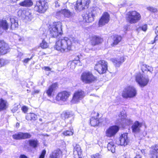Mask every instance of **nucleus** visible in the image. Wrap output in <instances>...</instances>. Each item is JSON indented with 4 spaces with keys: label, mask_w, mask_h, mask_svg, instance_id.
Here are the masks:
<instances>
[{
    "label": "nucleus",
    "mask_w": 158,
    "mask_h": 158,
    "mask_svg": "<svg viewBox=\"0 0 158 158\" xmlns=\"http://www.w3.org/2000/svg\"><path fill=\"white\" fill-rule=\"evenodd\" d=\"M110 20V15L107 12H104L98 22V25L101 27L108 23Z\"/></svg>",
    "instance_id": "obj_16"
},
{
    "label": "nucleus",
    "mask_w": 158,
    "mask_h": 158,
    "mask_svg": "<svg viewBox=\"0 0 158 158\" xmlns=\"http://www.w3.org/2000/svg\"><path fill=\"white\" fill-rule=\"evenodd\" d=\"M155 32L156 35H158V27L156 28Z\"/></svg>",
    "instance_id": "obj_56"
},
{
    "label": "nucleus",
    "mask_w": 158,
    "mask_h": 158,
    "mask_svg": "<svg viewBox=\"0 0 158 158\" xmlns=\"http://www.w3.org/2000/svg\"><path fill=\"white\" fill-rule=\"evenodd\" d=\"M28 142L30 146L34 148H37L39 144L38 141L36 139L29 140Z\"/></svg>",
    "instance_id": "obj_34"
},
{
    "label": "nucleus",
    "mask_w": 158,
    "mask_h": 158,
    "mask_svg": "<svg viewBox=\"0 0 158 158\" xmlns=\"http://www.w3.org/2000/svg\"><path fill=\"white\" fill-rule=\"evenodd\" d=\"M13 138L15 139L19 140L22 139V132H19L12 135Z\"/></svg>",
    "instance_id": "obj_38"
},
{
    "label": "nucleus",
    "mask_w": 158,
    "mask_h": 158,
    "mask_svg": "<svg viewBox=\"0 0 158 158\" xmlns=\"http://www.w3.org/2000/svg\"><path fill=\"white\" fill-rule=\"evenodd\" d=\"M135 80L136 82L141 87H144L148 84L149 79L147 75L139 73L135 76Z\"/></svg>",
    "instance_id": "obj_4"
},
{
    "label": "nucleus",
    "mask_w": 158,
    "mask_h": 158,
    "mask_svg": "<svg viewBox=\"0 0 158 158\" xmlns=\"http://www.w3.org/2000/svg\"><path fill=\"white\" fill-rule=\"evenodd\" d=\"M46 153V151L45 150H43L39 158H44Z\"/></svg>",
    "instance_id": "obj_46"
},
{
    "label": "nucleus",
    "mask_w": 158,
    "mask_h": 158,
    "mask_svg": "<svg viewBox=\"0 0 158 158\" xmlns=\"http://www.w3.org/2000/svg\"><path fill=\"white\" fill-rule=\"evenodd\" d=\"M42 69L45 70V71H51V69L48 67H44L42 68Z\"/></svg>",
    "instance_id": "obj_50"
},
{
    "label": "nucleus",
    "mask_w": 158,
    "mask_h": 158,
    "mask_svg": "<svg viewBox=\"0 0 158 158\" xmlns=\"http://www.w3.org/2000/svg\"><path fill=\"white\" fill-rule=\"evenodd\" d=\"M73 41L72 39H70L66 37H62L56 42L55 48L62 53L69 52L72 50Z\"/></svg>",
    "instance_id": "obj_1"
},
{
    "label": "nucleus",
    "mask_w": 158,
    "mask_h": 158,
    "mask_svg": "<svg viewBox=\"0 0 158 158\" xmlns=\"http://www.w3.org/2000/svg\"><path fill=\"white\" fill-rule=\"evenodd\" d=\"M7 44L4 41H0V55H4L7 53L8 50Z\"/></svg>",
    "instance_id": "obj_20"
},
{
    "label": "nucleus",
    "mask_w": 158,
    "mask_h": 158,
    "mask_svg": "<svg viewBox=\"0 0 158 158\" xmlns=\"http://www.w3.org/2000/svg\"><path fill=\"white\" fill-rule=\"evenodd\" d=\"M70 95L69 92L65 91L60 92L58 94L56 97V99L57 101H62L63 102H67Z\"/></svg>",
    "instance_id": "obj_14"
},
{
    "label": "nucleus",
    "mask_w": 158,
    "mask_h": 158,
    "mask_svg": "<svg viewBox=\"0 0 158 158\" xmlns=\"http://www.w3.org/2000/svg\"><path fill=\"white\" fill-rule=\"evenodd\" d=\"M62 24L61 22H55L50 25L49 31L50 36L54 38L62 34Z\"/></svg>",
    "instance_id": "obj_2"
},
{
    "label": "nucleus",
    "mask_w": 158,
    "mask_h": 158,
    "mask_svg": "<svg viewBox=\"0 0 158 158\" xmlns=\"http://www.w3.org/2000/svg\"><path fill=\"white\" fill-rule=\"evenodd\" d=\"M8 28V23L5 20L0 19V34L2 32V30H6Z\"/></svg>",
    "instance_id": "obj_23"
},
{
    "label": "nucleus",
    "mask_w": 158,
    "mask_h": 158,
    "mask_svg": "<svg viewBox=\"0 0 158 158\" xmlns=\"http://www.w3.org/2000/svg\"><path fill=\"white\" fill-rule=\"evenodd\" d=\"M113 40V43L111 44L112 46L116 45L119 43L122 40V37L119 35H114L111 36Z\"/></svg>",
    "instance_id": "obj_25"
},
{
    "label": "nucleus",
    "mask_w": 158,
    "mask_h": 158,
    "mask_svg": "<svg viewBox=\"0 0 158 158\" xmlns=\"http://www.w3.org/2000/svg\"><path fill=\"white\" fill-rule=\"evenodd\" d=\"M126 116L125 111L122 110L118 115L119 119L117 123L121 124L123 127L126 125H129L131 124L132 121L130 119L126 118Z\"/></svg>",
    "instance_id": "obj_9"
},
{
    "label": "nucleus",
    "mask_w": 158,
    "mask_h": 158,
    "mask_svg": "<svg viewBox=\"0 0 158 158\" xmlns=\"http://www.w3.org/2000/svg\"><path fill=\"white\" fill-rule=\"evenodd\" d=\"M90 2V0H77L75 9L76 10H81L88 7V6Z\"/></svg>",
    "instance_id": "obj_13"
},
{
    "label": "nucleus",
    "mask_w": 158,
    "mask_h": 158,
    "mask_svg": "<svg viewBox=\"0 0 158 158\" xmlns=\"http://www.w3.org/2000/svg\"><path fill=\"white\" fill-rule=\"evenodd\" d=\"M157 40H158V35H156V36L155 37L154 39V41H156Z\"/></svg>",
    "instance_id": "obj_59"
},
{
    "label": "nucleus",
    "mask_w": 158,
    "mask_h": 158,
    "mask_svg": "<svg viewBox=\"0 0 158 158\" xmlns=\"http://www.w3.org/2000/svg\"><path fill=\"white\" fill-rule=\"evenodd\" d=\"M137 91L134 86H130L126 87L122 94V96L125 98H133L137 95Z\"/></svg>",
    "instance_id": "obj_6"
},
{
    "label": "nucleus",
    "mask_w": 158,
    "mask_h": 158,
    "mask_svg": "<svg viewBox=\"0 0 158 158\" xmlns=\"http://www.w3.org/2000/svg\"><path fill=\"white\" fill-rule=\"evenodd\" d=\"M99 122L97 117H92L90 119V124L92 126H97L99 123Z\"/></svg>",
    "instance_id": "obj_36"
},
{
    "label": "nucleus",
    "mask_w": 158,
    "mask_h": 158,
    "mask_svg": "<svg viewBox=\"0 0 158 158\" xmlns=\"http://www.w3.org/2000/svg\"><path fill=\"white\" fill-rule=\"evenodd\" d=\"M91 157V158H102L101 155L99 153H97L92 155Z\"/></svg>",
    "instance_id": "obj_43"
},
{
    "label": "nucleus",
    "mask_w": 158,
    "mask_h": 158,
    "mask_svg": "<svg viewBox=\"0 0 158 158\" xmlns=\"http://www.w3.org/2000/svg\"><path fill=\"white\" fill-rule=\"evenodd\" d=\"M60 14L63 15L65 18L70 19L74 16V13L71 12L68 9H64L61 10L57 12L56 15H60Z\"/></svg>",
    "instance_id": "obj_15"
},
{
    "label": "nucleus",
    "mask_w": 158,
    "mask_h": 158,
    "mask_svg": "<svg viewBox=\"0 0 158 158\" xmlns=\"http://www.w3.org/2000/svg\"><path fill=\"white\" fill-rule=\"evenodd\" d=\"M23 40V38H22V37H20V38H19V41H22Z\"/></svg>",
    "instance_id": "obj_62"
},
{
    "label": "nucleus",
    "mask_w": 158,
    "mask_h": 158,
    "mask_svg": "<svg viewBox=\"0 0 158 158\" xmlns=\"http://www.w3.org/2000/svg\"><path fill=\"white\" fill-rule=\"evenodd\" d=\"M85 96V94L84 91L81 90L76 91L73 94L71 102L73 104L78 103L84 98Z\"/></svg>",
    "instance_id": "obj_10"
},
{
    "label": "nucleus",
    "mask_w": 158,
    "mask_h": 158,
    "mask_svg": "<svg viewBox=\"0 0 158 158\" xmlns=\"http://www.w3.org/2000/svg\"><path fill=\"white\" fill-rule=\"evenodd\" d=\"M98 10V8L91 9L88 10L83 16V20L87 23L91 22L94 21V18Z\"/></svg>",
    "instance_id": "obj_8"
},
{
    "label": "nucleus",
    "mask_w": 158,
    "mask_h": 158,
    "mask_svg": "<svg viewBox=\"0 0 158 158\" xmlns=\"http://www.w3.org/2000/svg\"><path fill=\"white\" fill-rule=\"evenodd\" d=\"M16 127H18L19 126V123H16Z\"/></svg>",
    "instance_id": "obj_61"
},
{
    "label": "nucleus",
    "mask_w": 158,
    "mask_h": 158,
    "mask_svg": "<svg viewBox=\"0 0 158 158\" xmlns=\"http://www.w3.org/2000/svg\"><path fill=\"white\" fill-rule=\"evenodd\" d=\"M26 118L27 120L34 121L37 118V116L33 113H30L27 115Z\"/></svg>",
    "instance_id": "obj_35"
},
{
    "label": "nucleus",
    "mask_w": 158,
    "mask_h": 158,
    "mask_svg": "<svg viewBox=\"0 0 158 158\" xmlns=\"http://www.w3.org/2000/svg\"><path fill=\"white\" fill-rule=\"evenodd\" d=\"M62 156V152L60 150H55L50 155V158H60Z\"/></svg>",
    "instance_id": "obj_27"
},
{
    "label": "nucleus",
    "mask_w": 158,
    "mask_h": 158,
    "mask_svg": "<svg viewBox=\"0 0 158 158\" xmlns=\"http://www.w3.org/2000/svg\"><path fill=\"white\" fill-rule=\"evenodd\" d=\"M10 21L11 23V28L12 29H14L18 27V20L17 18L15 17L11 18Z\"/></svg>",
    "instance_id": "obj_30"
},
{
    "label": "nucleus",
    "mask_w": 158,
    "mask_h": 158,
    "mask_svg": "<svg viewBox=\"0 0 158 158\" xmlns=\"http://www.w3.org/2000/svg\"><path fill=\"white\" fill-rule=\"evenodd\" d=\"M8 106L7 102L2 98H0V111L6 109Z\"/></svg>",
    "instance_id": "obj_33"
},
{
    "label": "nucleus",
    "mask_w": 158,
    "mask_h": 158,
    "mask_svg": "<svg viewBox=\"0 0 158 158\" xmlns=\"http://www.w3.org/2000/svg\"><path fill=\"white\" fill-rule=\"evenodd\" d=\"M79 57L78 56H77L76 58L75 59L77 61V62L80 61L79 60Z\"/></svg>",
    "instance_id": "obj_60"
},
{
    "label": "nucleus",
    "mask_w": 158,
    "mask_h": 158,
    "mask_svg": "<svg viewBox=\"0 0 158 158\" xmlns=\"http://www.w3.org/2000/svg\"><path fill=\"white\" fill-rule=\"evenodd\" d=\"M18 109V108L17 106H15L12 109V111L13 113L15 112Z\"/></svg>",
    "instance_id": "obj_53"
},
{
    "label": "nucleus",
    "mask_w": 158,
    "mask_h": 158,
    "mask_svg": "<svg viewBox=\"0 0 158 158\" xmlns=\"http://www.w3.org/2000/svg\"><path fill=\"white\" fill-rule=\"evenodd\" d=\"M34 6L35 11L41 13H44L48 8L47 3L40 0L36 1Z\"/></svg>",
    "instance_id": "obj_5"
},
{
    "label": "nucleus",
    "mask_w": 158,
    "mask_h": 158,
    "mask_svg": "<svg viewBox=\"0 0 158 158\" xmlns=\"http://www.w3.org/2000/svg\"><path fill=\"white\" fill-rule=\"evenodd\" d=\"M18 15L19 16H21L23 19L29 21L31 20L32 19L31 13L28 11L19 10L18 12Z\"/></svg>",
    "instance_id": "obj_18"
},
{
    "label": "nucleus",
    "mask_w": 158,
    "mask_h": 158,
    "mask_svg": "<svg viewBox=\"0 0 158 158\" xmlns=\"http://www.w3.org/2000/svg\"><path fill=\"white\" fill-rule=\"evenodd\" d=\"M8 61L7 60H5L3 59H0V67L4 66L7 63H8Z\"/></svg>",
    "instance_id": "obj_41"
},
{
    "label": "nucleus",
    "mask_w": 158,
    "mask_h": 158,
    "mask_svg": "<svg viewBox=\"0 0 158 158\" xmlns=\"http://www.w3.org/2000/svg\"><path fill=\"white\" fill-rule=\"evenodd\" d=\"M111 60L116 67H118L124 61V56H122L117 58L112 59Z\"/></svg>",
    "instance_id": "obj_22"
},
{
    "label": "nucleus",
    "mask_w": 158,
    "mask_h": 158,
    "mask_svg": "<svg viewBox=\"0 0 158 158\" xmlns=\"http://www.w3.org/2000/svg\"><path fill=\"white\" fill-rule=\"evenodd\" d=\"M140 28L143 31H145L147 29V25L146 24L142 25L140 27Z\"/></svg>",
    "instance_id": "obj_44"
},
{
    "label": "nucleus",
    "mask_w": 158,
    "mask_h": 158,
    "mask_svg": "<svg viewBox=\"0 0 158 158\" xmlns=\"http://www.w3.org/2000/svg\"><path fill=\"white\" fill-rule=\"evenodd\" d=\"M70 130H67L64 131L62 133L63 135L64 136H70L72 135L74 133V131L72 128L70 129Z\"/></svg>",
    "instance_id": "obj_37"
},
{
    "label": "nucleus",
    "mask_w": 158,
    "mask_h": 158,
    "mask_svg": "<svg viewBox=\"0 0 158 158\" xmlns=\"http://www.w3.org/2000/svg\"><path fill=\"white\" fill-rule=\"evenodd\" d=\"M119 129V127L116 125L110 126L106 130V136L108 137H114L118 131Z\"/></svg>",
    "instance_id": "obj_12"
},
{
    "label": "nucleus",
    "mask_w": 158,
    "mask_h": 158,
    "mask_svg": "<svg viewBox=\"0 0 158 158\" xmlns=\"http://www.w3.org/2000/svg\"><path fill=\"white\" fill-rule=\"evenodd\" d=\"M115 146L114 145V146H113L111 148V149H109L108 150L114 153L115 152Z\"/></svg>",
    "instance_id": "obj_51"
},
{
    "label": "nucleus",
    "mask_w": 158,
    "mask_h": 158,
    "mask_svg": "<svg viewBox=\"0 0 158 158\" xmlns=\"http://www.w3.org/2000/svg\"><path fill=\"white\" fill-rule=\"evenodd\" d=\"M23 55V54L21 52H19L18 53V57L20 59L21 57Z\"/></svg>",
    "instance_id": "obj_54"
},
{
    "label": "nucleus",
    "mask_w": 158,
    "mask_h": 158,
    "mask_svg": "<svg viewBox=\"0 0 158 158\" xmlns=\"http://www.w3.org/2000/svg\"><path fill=\"white\" fill-rule=\"evenodd\" d=\"M10 21L11 23V28L12 29H14L18 27V20L17 18L15 17L11 18Z\"/></svg>",
    "instance_id": "obj_29"
},
{
    "label": "nucleus",
    "mask_w": 158,
    "mask_h": 158,
    "mask_svg": "<svg viewBox=\"0 0 158 158\" xmlns=\"http://www.w3.org/2000/svg\"><path fill=\"white\" fill-rule=\"evenodd\" d=\"M81 81L85 84H89L94 81L96 77L92 73L88 71L82 73L81 77Z\"/></svg>",
    "instance_id": "obj_7"
},
{
    "label": "nucleus",
    "mask_w": 158,
    "mask_h": 158,
    "mask_svg": "<svg viewBox=\"0 0 158 158\" xmlns=\"http://www.w3.org/2000/svg\"><path fill=\"white\" fill-rule=\"evenodd\" d=\"M2 150L1 149V147H0V154H1V153H2Z\"/></svg>",
    "instance_id": "obj_63"
},
{
    "label": "nucleus",
    "mask_w": 158,
    "mask_h": 158,
    "mask_svg": "<svg viewBox=\"0 0 158 158\" xmlns=\"http://www.w3.org/2000/svg\"><path fill=\"white\" fill-rule=\"evenodd\" d=\"M141 18L140 14L135 10L129 11L126 15L127 20L131 24L137 23L140 20Z\"/></svg>",
    "instance_id": "obj_3"
},
{
    "label": "nucleus",
    "mask_w": 158,
    "mask_h": 158,
    "mask_svg": "<svg viewBox=\"0 0 158 158\" xmlns=\"http://www.w3.org/2000/svg\"><path fill=\"white\" fill-rule=\"evenodd\" d=\"M19 158H28L27 156L24 155H21L20 156Z\"/></svg>",
    "instance_id": "obj_55"
},
{
    "label": "nucleus",
    "mask_w": 158,
    "mask_h": 158,
    "mask_svg": "<svg viewBox=\"0 0 158 158\" xmlns=\"http://www.w3.org/2000/svg\"><path fill=\"white\" fill-rule=\"evenodd\" d=\"M142 126V123H139L138 121L135 122L131 127L132 132L135 133L139 132L140 131Z\"/></svg>",
    "instance_id": "obj_21"
},
{
    "label": "nucleus",
    "mask_w": 158,
    "mask_h": 158,
    "mask_svg": "<svg viewBox=\"0 0 158 158\" xmlns=\"http://www.w3.org/2000/svg\"><path fill=\"white\" fill-rule=\"evenodd\" d=\"M114 145V144L113 142H111L109 143L107 145V148L108 149H111V148Z\"/></svg>",
    "instance_id": "obj_45"
},
{
    "label": "nucleus",
    "mask_w": 158,
    "mask_h": 158,
    "mask_svg": "<svg viewBox=\"0 0 158 158\" xmlns=\"http://www.w3.org/2000/svg\"><path fill=\"white\" fill-rule=\"evenodd\" d=\"M128 142V139L127 137V134L124 133L122 134L118 141H117L116 143L118 145H126Z\"/></svg>",
    "instance_id": "obj_17"
},
{
    "label": "nucleus",
    "mask_w": 158,
    "mask_h": 158,
    "mask_svg": "<svg viewBox=\"0 0 158 158\" xmlns=\"http://www.w3.org/2000/svg\"><path fill=\"white\" fill-rule=\"evenodd\" d=\"M141 69L143 73H144L148 71L151 73H152L153 70V68L145 64H143L140 65Z\"/></svg>",
    "instance_id": "obj_24"
},
{
    "label": "nucleus",
    "mask_w": 158,
    "mask_h": 158,
    "mask_svg": "<svg viewBox=\"0 0 158 158\" xmlns=\"http://www.w3.org/2000/svg\"><path fill=\"white\" fill-rule=\"evenodd\" d=\"M134 158H141V157L139 155H137Z\"/></svg>",
    "instance_id": "obj_58"
},
{
    "label": "nucleus",
    "mask_w": 158,
    "mask_h": 158,
    "mask_svg": "<svg viewBox=\"0 0 158 158\" xmlns=\"http://www.w3.org/2000/svg\"><path fill=\"white\" fill-rule=\"evenodd\" d=\"M22 109L23 112L24 113H26L27 112L28 110V108L25 106H23Z\"/></svg>",
    "instance_id": "obj_47"
},
{
    "label": "nucleus",
    "mask_w": 158,
    "mask_h": 158,
    "mask_svg": "<svg viewBox=\"0 0 158 158\" xmlns=\"http://www.w3.org/2000/svg\"><path fill=\"white\" fill-rule=\"evenodd\" d=\"M31 137V135L27 133L22 132V139L30 138Z\"/></svg>",
    "instance_id": "obj_40"
},
{
    "label": "nucleus",
    "mask_w": 158,
    "mask_h": 158,
    "mask_svg": "<svg viewBox=\"0 0 158 158\" xmlns=\"http://www.w3.org/2000/svg\"><path fill=\"white\" fill-rule=\"evenodd\" d=\"M82 151L81 150L80 146L79 145L77 144L74 147L73 149V154L75 155H77V156H81L82 154Z\"/></svg>",
    "instance_id": "obj_31"
},
{
    "label": "nucleus",
    "mask_w": 158,
    "mask_h": 158,
    "mask_svg": "<svg viewBox=\"0 0 158 158\" xmlns=\"http://www.w3.org/2000/svg\"><path fill=\"white\" fill-rule=\"evenodd\" d=\"M144 152V150H141V152L142 153H143Z\"/></svg>",
    "instance_id": "obj_64"
},
{
    "label": "nucleus",
    "mask_w": 158,
    "mask_h": 158,
    "mask_svg": "<svg viewBox=\"0 0 158 158\" xmlns=\"http://www.w3.org/2000/svg\"><path fill=\"white\" fill-rule=\"evenodd\" d=\"M40 46L42 48L45 49L47 48L48 46V45L46 42L43 40L40 44Z\"/></svg>",
    "instance_id": "obj_39"
},
{
    "label": "nucleus",
    "mask_w": 158,
    "mask_h": 158,
    "mask_svg": "<svg viewBox=\"0 0 158 158\" xmlns=\"http://www.w3.org/2000/svg\"><path fill=\"white\" fill-rule=\"evenodd\" d=\"M19 5L22 6L30 7L33 5V2L32 0H24L20 2Z\"/></svg>",
    "instance_id": "obj_32"
},
{
    "label": "nucleus",
    "mask_w": 158,
    "mask_h": 158,
    "mask_svg": "<svg viewBox=\"0 0 158 158\" xmlns=\"http://www.w3.org/2000/svg\"><path fill=\"white\" fill-rule=\"evenodd\" d=\"M147 9L153 12H156L157 11V9L152 7H147Z\"/></svg>",
    "instance_id": "obj_42"
},
{
    "label": "nucleus",
    "mask_w": 158,
    "mask_h": 158,
    "mask_svg": "<svg viewBox=\"0 0 158 158\" xmlns=\"http://www.w3.org/2000/svg\"><path fill=\"white\" fill-rule=\"evenodd\" d=\"M151 158H158V145L152 146L150 151Z\"/></svg>",
    "instance_id": "obj_19"
},
{
    "label": "nucleus",
    "mask_w": 158,
    "mask_h": 158,
    "mask_svg": "<svg viewBox=\"0 0 158 158\" xmlns=\"http://www.w3.org/2000/svg\"><path fill=\"white\" fill-rule=\"evenodd\" d=\"M95 69L100 74L104 73L107 69V63L104 60H100L95 64Z\"/></svg>",
    "instance_id": "obj_11"
},
{
    "label": "nucleus",
    "mask_w": 158,
    "mask_h": 158,
    "mask_svg": "<svg viewBox=\"0 0 158 158\" xmlns=\"http://www.w3.org/2000/svg\"><path fill=\"white\" fill-rule=\"evenodd\" d=\"M57 87V84L56 83H54L50 86L48 89L46 91L48 96V97H51L52 96L53 91L55 90L56 88Z\"/></svg>",
    "instance_id": "obj_26"
},
{
    "label": "nucleus",
    "mask_w": 158,
    "mask_h": 158,
    "mask_svg": "<svg viewBox=\"0 0 158 158\" xmlns=\"http://www.w3.org/2000/svg\"><path fill=\"white\" fill-rule=\"evenodd\" d=\"M58 1H56L55 2V6L56 7H59L60 5V3L58 1L59 0H58Z\"/></svg>",
    "instance_id": "obj_52"
},
{
    "label": "nucleus",
    "mask_w": 158,
    "mask_h": 158,
    "mask_svg": "<svg viewBox=\"0 0 158 158\" xmlns=\"http://www.w3.org/2000/svg\"><path fill=\"white\" fill-rule=\"evenodd\" d=\"M64 117L65 118H69V114L67 113H66L65 114H64Z\"/></svg>",
    "instance_id": "obj_57"
},
{
    "label": "nucleus",
    "mask_w": 158,
    "mask_h": 158,
    "mask_svg": "<svg viewBox=\"0 0 158 158\" xmlns=\"http://www.w3.org/2000/svg\"><path fill=\"white\" fill-rule=\"evenodd\" d=\"M32 57H31L30 58H27L25 59L24 60H23V63H27L28 62L30 61L32 58Z\"/></svg>",
    "instance_id": "obj_48"
},
{
    "label": "nucleus",
    "mask_w": 158,
    "mask_h": 158,
    "mask_svg": "<svg viewBox=\"0 0 158 158\" xmlns=\"http://www.w3.org/2000/svg\"><path fill=\"white\" fill-rule=\"evenodd\" d=\"M103 39L102 38L95 35L92 37L91 43L92 45H95L101 43Z\"/></svg>",
    "instance_id": "obj_28"
},
{
    "label": "nucleus",
    "mask_w": 158,
    "mask_h": 158,
    "mask_svg": "<svg viewBox=\"0 0 158 158\" xmlns=\"http://www.w3.org/2000/svg\"><path fill=\"white\" fill-rule=\"evenodd\" d=\"M40 90H35L32 92V94L34 95L35 94H38L40 92Z\"/></svg>",
    "instance_id": "obj_49"
}]
</instances>
